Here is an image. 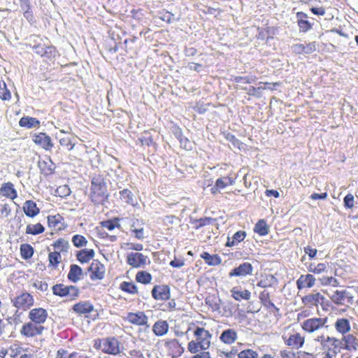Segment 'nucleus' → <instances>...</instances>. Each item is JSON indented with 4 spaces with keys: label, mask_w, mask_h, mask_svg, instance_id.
Masks as SVG:
<instances>
[{
    "label": "nucleus",
    "mask_w": 358,
    "mask_h": 358,
    "mask_svg": "<svg viewBox=\"0 0 358 358\" xmlns=\"http://www.w3.org/2000/svg\"><path fill=\"white\" fill-rule=\"evenodd\" d=\"M91 199L95 204H102L108 199L107 186L103 178L94 176L91 182Z\"/></svg>",
    "instance_id": "f257e3e1"
},
{
    "label": "nucleus",
    "mask_w": 358,
    "mask_h": 358,
    "mask_svg": "<svg viewBox=\"0 0 358 358\" xmlns=\"http://www.w3.org/2000/svg\"><path fill=\"white\" fill-rule=\"evenodd\" d=\"M32 50L38 55L48 59L55 56V48L51 45H46L44 41L39 36L31 35L29 38V44Z\"/></svg>",
    "instance_id": "f03ea898"
},
{
    "label": "nucleus",
    "mask_w": 358,
    "mask_h": 358,
    "mask_svg": "<svg viewBox=\"0 0 358 358\" xmlns=\"http://www.w3.org/2000/svg\"><path fill=\"white\" fill-rule=\"evenodd\" d=\"M328 318L325 317H312L304 320L301 324L302 329L310 334L318 331L323 328H327V322Z\"/></svg>",
    "instance_id": "7ed1b4c3"
},
{
    "label": "nucleus",
    "mask_w": 358,
    "mask_h": 358,
    "mask_svg": "<svg viewBox=\"0 0 358 358\" xmlns=\"http://www.w3.org/2000/svg\"><path fill=\"white\" fill-rule=\"evenodd\" d=\"M331 301L338 306H349L354 302L353 294L347 289L336 290L330 295Z\"/></svg>",
    "instance_id": "20e7f679"
},
{
    "label": "nucleus",
    "mask_w": 358,
    "mask_h": 358,
    "mask_svg": "<svg viewBox=\"0 0 358 358\" xmlns=\"http://www.w3.org/2000/svg\"><path fill=\"white\" fill-rule=\"evenodd\" d=\"M52 289L55 295L66 296L71 300L75 299L79 294L78 289L73 285L65 286L63 284H57L52 287Z\"/></svg>",
    "instance_id": "39448f33"
},
{
    "label": "nucleus",
    "mask_w": 358,
    "mask_h": 358,
    "mask_svg": "<svg viewBox=\"0 0 358 358\" xmlns=\"http://www.w3.org/2000/svg\"><path fill=\"white\" fill-rule=\"evenodd\" d=\"M11 301L18 310H27L34 305V299L31 294L24 292L11 299Z\"/></svg>",
    "instance_id": "423d86ee"
},
{
    "label": "nucleus",
    "mask_w": 358,
    "mask_h": 358,
    "mask_svg": "<svg viewBox=\"0 0 358 358\" xmlns=\"http://www.w3.org/2000/svg\"><path fill=\"white\" fill-rule=\"evenodd\" d=\"M120 343L115 337H108L99 341V348L105 353L117 355L120 352Z\"/></svg>",
    "instance_id": "0eeeda50"
},
{
    "label": "nucleus",
    "mask_w": 358,
    "mask_h": 358,
    "mask_svg": "<svg viewBox=\"0 0 358 358\" xmlns=\"http://www.w3.org/2000/svg\"><path fill=\"white\" fill-rule=\"evenodd\" d=\"M196 341L201 345V350H206L210 346L211 334L202 327H196L194 331Z\"/></svg>",
    "instance_id": "6e6552de"
},
{
    "label": "nucleus",
    "mask_w": 358,
    "mask_h": 358,
    "mask_svg": "<svg viewBox=\"0 0 358 358\" xmlns=\"http://www.w3.org/2000/svg\"><path fill=\"white\" fill-rule=\"evenodd\" d=\"M44 327L38 325L32 322L24 323L20 329V334L23 336L32 338L42 334Z\"/></svg>",
    "instance_id": "1a4fd4ad"
},
{
    "label": "nucleus",
    "mask_w": 358,
    "mask_h": 358,
    "mask_svg": "<svg viewBox=\"0 0 358 358\" xmlns=\"http://www.w3.org/2000/svg\"><path fill=\"white\" fill-rule=\"evenodd\" d=\"M48 315V312L45 309L35 308L29 311L28 317L31 322L38 325H41L46 321Z\"/></svg>",
    "instance_id": "9d476101"
},
{
    "label": "nucleus",
    "mask_w": 358,
    "mask_h": 358,
    "mask_svg": "<svg viewBox=\"0 0 358 358\" xmlns=\"http://www.w3.org/2000/svg\"><path fill=\"white\" fill-rule=\"evenodd\" d=\"M148 257L138 252H131L128 255L127 262L134 268L143 267L146 264Z\"/></svg>",
    "instance_id": "9b49d317"
},
{
    "label": "nucleus",
    "mask_w": 358,
    "mask_h": 358,
    "mask_svg": "<svg viewBox=\"0 0 358 358\" xmlns=\"http://www.w3.org/2000/svg\"><path fill=\"white\" fill-rule=\"evenodd\" d=\"M252 270L253 268L251 264L248 262H245L240 264L238 267L232 269L229 272V276L231 278L234 276L243 277L247 275L251 274L252 273Z\"/></svg>",
    "instance_id": "f8f14e48"
},
{
    "label": "nucleus",
    "mask_w": 358,
    "mask_h": 358,
    "mask_svg": "<svg viewBox=\"0 0 358 358\" xmlns=\"http://www.w3.org/2000/svg\"><path fill=\"white\" fill-rule=\"evenodd\" d=\"M125 319L129 322L138 326L147 325L148 323V317L141 311L136 313H129Z\"/></svg>",
    "instance_id": "ddd939ff"
},
{
    "label": "nucleus",
    "mask_w": 358,
    "mask_h": 358,
    "mask_svg": "<svg viewBox=\"0 0 358 358\" xmlns=\"http://www.w3.org/2000/svg\"><path fill=\"white\" fill-rule=\"evenodd\" d=\"M152 295L157 300H167L170 298V289L167 285H156L152 290Z\"/></svg>",
    "instance_id": "4468645a"
},
{
    "label": "nucleus",
    "mask_w": 358,
    "mask_h": 358,
    "mask_svg": "<svg viewBox=\"0 0 358 358\" xmlns=\"http://www.w3.org/2000/svg\"><path fill=\"white\" fill-rule=\"evenodd\" d=\"M292 50L296 54H311L316 50V43L294 44L292 46Z\"/></svg>",
    "instance_id": "2eb2a0df"
},
{
    "label": "nucleus",
    "mask_w": 358,
    "mask_h": 358,
    "mask_svg": "<svg viewBox=\"0 0 358 358\" xmlns=\"http://www.w3.org/2000/svg\"><path fill=\"white\" fill-rule=\"evenodd\" d=\"M282 338L286 345L295 350H298L301 348L304 343V337L301 336L299 333L290 335L288 338L282 336Z\"/></svg>",
    "instance_id": "dca6fc26"
},
{
    "label": "nucleus",
    "mask_w": 358,
    "mask_h": 358,
    "mask_svg": "<svg viewBox=\"0 0 358 358\" xmlns=\"http://www.w3.org/2000/svg\"><path fill=\"white\" fill-rule=\"evenodd\" d=\"M88 270L92 280H101L104 277V266L98 262H92Z\"/></svg>",
    "instance_id": "f3484780"
},
{
    "label": "nucleus",
    "mask_w": 358,
    "mask_h": 358,
    "mask_svg": "<svg viewBox=\"0 0 358 358\" xmlns=\"http://www.w3.org/2000/svg\"><path fill=\"white\" fill-rule=\"evenodd\" d=\"M342 340L343 348L347 350H357L358 348V338L352 334L344 336Z\"/></svg>",
    "instance_id": "a211bd4d"
},
{
    "label": "nucleus",
    "mask_w": 358,
    "mask_h": 358,
    "mask_svg": "<svg viewBox=\"0 0 358 358\" xmlns=\"http://www.w3.org/2000/svg\"><path fill=\"white\" fill-rule=\"evenodd\" d=\"M315 278L311 274L301 275L296 281L298 289L310 288L314 286Z\"/></svg>",
    "instance_id": "6ab92c4d"
},
{
    "label": "nucleus",
    "mask_w": 358,
    "mask_h": 358,
    "mask_svg": "<svg viewBox=\"0 0 358 358\" xmlns=\"http://www.w3.org/2000/svg\"><path fill=\"white\" fill-rule=\"evenodd\" d=\"M324 297L319 292L306 295L302 298V302L307 306H315L322 303Z\"/></svg>",
    "instance_id": "aec40b11"
},
{
    "label": "nucleus",
    "mask_w": 358,
    "mask_h": 358,
    "mask_svg": "<svg viewBox=\"0 0 358 358\" xmlns=\"http://www.w3.org/2000/svg\"><path fill=\"white\" fill-rule=\"evenodd\" d=\"M34 141L35 143L41 145L47 150L53 147L50 137L44 133H40L38 135L34 136Z\"/></svg>",
    "instance_id": "412c9836"
},
{
    "label": "nucleus",
    "mask_w": 358,
    "mask_h": 358,
    "mask_svg": "<svg viewBox=\"0 0 358 358\" xmlns=\"http://www.w3.org/2000/svg\"><path fill=\"white\" fill-rule=\"evenodd\" d=\"M237 332L233 329H227L222 331L220 339L225 344L230 345L234 343L237 339Z\"/></svg>",
    "instance_id": "4be33fe9"
},
{
    "label": "nucleus",
    "mask_w": 358,
    "mask_h": 358,
    "mask_svg": "<svg viewBox=\"0 0 358 358\" xmlns=\"http://www.w3.org/2000/svg\"><path fill=\"white\" fill-rule=\"evenodd\" d=\"M119 195L120 199L124 203L131 205L133 206H136L138 203L136 197L131 192V191L128 189H124L120 191Z\"/></svg>",
    "instance_id": "5701e85b"
},
{
    "label": "nucleus",
    "mask_w": 358,
    "mask_h": 358,
    "mask_svg": "<svg viewBox=\"0 0 358 358\" xmlns=\"http://www.w3.org/2000/svg\"><path fill=\"white\" fill-rule=\"evenodd\" d=\"M327 341V345H326L324 348L328 351H331L334 354L339 353L341 349L343 348L342 340L328 336Z\"/></svg>",
    "instance_id": "b1692460"
},
{
    "label": "nucleus",
    "mask_w": 358,
    "mask_h": 358,
    "mask_svg": "<svg viewBox=\"0 0 358 358\" xmlns=\"http://www.w3.org/2000/svg\"><path fill=\"white\" fill-rule=\"evenodd\" d=\"M152 331L157 336H164L169 331V324L165 320H158L154 324Z\"/></svg>",
    "instance_id": "393cba45"
},
{
    "label": "nucleus",
    "mask_w": 358,
    "mask_h": 358,
    "mask_svg": "<svg viewBox=\"0 0 358 358\" xmlns=\"http://www.w3.org/2000/svg\"><path fill=\"white\" fill-rule=\"evenodd\" d=\"M0 194L11 199H14L17 196V192L11 182L4 183L0 188Z\"/></svg>",
    "instance_id": "a878e982"
},
{
    "label": "nucleus",
    "mask_w": 358,
    "mask_h": 358,
    "mask_svg": "<svg viewBox=\"0 0 358 358\" xmlns=\"http://www.w3.org/2000/svg\"><path fill=\"white\" fill-rule=\"evenodd\" d=\"M334 327L336 331L343 335L350 331V322L348 319L345 318L337 319Z\"/></svg>",
    "instance_id": "bb28decb"
},
{
    "label": "nucleus",
    "mask_w": 358,
    "mask_h": 358,
    "mask_svg": "<svg viewBox=\"0 0 358 358\" xmlns=\"http://www.w3.org/2000/svg\"><path fill=\"white\" fill-rule=\"evenodd\" d=\"M231 296L236 301H241L242 299L249 300L251 297V293L250 291L245 289L241 290L238 287H235L231 289Z\"/></svg>",
    "instance_id": "cd10ccee"
},
{
    "label": "nucleus",
    "mask_w": 358,
    "mask_h": 358,
    "mask_svg": "<svg viewBox=\"0 0 358 358\" xmlns=\"http://www.w3.org/2000/svg\"><path fill=\"white\" fill-rule=\"evenodd\" d=\"M23 210L27 216L33 217L39 213V208L33 201H27L23 206Z\"/></svg>",
    "instance_id": "c85d7f7f"
},
{
    "label": "nucleus",
    "mask_w": 358,
    "mask_h": 358,
    "mask_svg": "<svg viewBox=\"0 0 358 358\" xmlns=\"http://www.w3.org/2000/svg\"><path fill=\"white\" fill-rule=\"evenodd\" d=\"M246 236V233L244 231H238L235 233L232 237H227V241L226 243L227 247H232L236 245L244 240Z\"/></svg>",
    "instance_id": "c756f323"
},
{
    "label": "nucleus",
    "mask_w": 358,
    "mask_h": 358,
    "mask_svg": "<svg viewBox=\"0 0 358 358\" xmlns=\"http://www.w3.org/2000/svg\"><path fill=\"white\" fill-rule=\"evenodd\" d=\"M83 275L82 268L76 265L72 264L70 267V271L68 274V278L70 281L73 282H76L80 280V277Z\"/></svg>",
    "instance_id": "7c9ffc66"
},
{
    "label": "nucleus",
    "mask_w": 358,
    "mask_h": 358,
    "mask_svg": "<svg viewBox=\"0 0 358 358\" xmlns=\"http://www.w3.org/2000/svg\"><path fill=\"white\" fill-rule=\"evenodd\" d=\"M73 309L78 313L86 314L93 310V306L89 302H80L75 304Z\"/></svg>",
    "instance_id": "2f4dec72"
},
{
    "label": "nucleus",
    "mask_w": 358,
    "mask_h": 358,
    "mask_svg": "<svg viewBox=\"0 0 358 358\" xmlns=\"http://www.w3.org/2000/svg\"><path fill=\"white\" fill-rule=\"evenodd\" d=\"M259 299L263 303L264 306L268 309H273L275 311H278L279 308H277L274 303L270 300V294L266 291H263L259 294Z\"/></svg>",
    "instance_id": "473e14b6"
},
{
    "label": "nucleus",
    "mask_w": 358,
    "mask_h": 358,
    "mask_svg": "<svg viewBox=\"0 0 358 358\" xmlns=\"http://www.w3.org/2000/svg\"><path fill=\"white\" fill-rule=\"evenodd\" d=\"M201 257L210 266H217L221 264L222 259L217 255H211L208 252H203Z\"/></svg>",
    "instance_id": "72a5a7b5"
},
{
    "label": "nucleus",
    "mask_w": 358,
    "mask_h": 358,
    "mask_svg": "<svg viewBox=\"0 0 358 358\" xmlns=\"http://www.w3.org/2000/svg\"><path fill=\"white\" fill-rule=\"evenodd\" d=\"M94 256V251L92 249L82 250L77 254V258L81 263H86L92 259Z\"/></svg>",
    "instance_id": "f704fd0d"
},
{
    "label": "nucleus",
    "mask_w": 358,
    "mask_h": 358,
    "mask_svg": "<svg viewBox=\"0 0 358 358\" xmlns=\"http://www.w3.org/2000/svg\"><path fill=\"white\" fill-rule=\"evenodd\" d=\"M19 124L20 127L32 128L38 127L40 122L36 118L31 117H23L20 120Z\"/></svg>",
    "instance_id": "c9c22d12"
},
{
    "label": "nucleus",
    "mask_w": 358,
    "mask_h": 358,
    "mask_svg": "<svg viewBox=\"0 0 358 358\" xmlns=\"http://www.w3.org/2000/svg\"><path fill=\"white\" fill-rule=\"evenodd\" d=\"M177 138L180 141V147L187 150H191L192 149V143L187 139L186 137L182 136V131L180 129H177L175 133Z\"/></svg>",
    "instance_id": "e433bc0d"
},
{
    "label": "nucleus",
    "mask_w": 358,
    "mask_h": 358,
    "mask_svg": "<svg viewBox=\"0 0 358 358\" xmlns=\"http://www.w3.org/2000/svg\"><path fill=\"white\" fill-rule=\"evenodd\" d=\"M38 167L41 171L48 176L53 173L55 166V164L50 160L48 162L45 161H39L38 162Z\"/></svg>",
    "instance_id": "4c0bfd02"
},
{
    "label": "nucleus",
    "mask_w": 358,
    "mask_h": 358,
    "mask_svg": "<svg viewBox=\"0 0 358 358\" xmlns=\"http://www.w3.org/2000/svg\"><path fill=\"white\" fill-rule=\"evenodd\" d=\"M45 228L40 223L36 224H28L26 229V233L28 234L36 235L44 231Z\"/></svg>",
    "instance_id": "58836bf2"
},
{
    "label": "nucleus",
    "mask_w": 358,
    "mask_h": 358,
    "mask_svg": "<svg viewBox=\"0 0 358 358\" xmlns=\"http://www.w3.org/2000/svg\"><path fill=\"white\" fill-rule=\"evenodd\" d=\"M255 231L261 236L268 233V227L264 220H259L255 227Z\"/></svg>",
    "instance_id": "ea45409f"
},
{
    "label": "nucleus",
    "mask_w": 358,
    "mask_h": 358,
    "mask_svg": "<svg viewBox=\"0 0 358 358\" xmlns=\"http://www.w3.org/2000/svg\"><path fill=\"white\" fill-rule=\"evenodd\" d=\"M20 252L23 259H28L33 256L34 248L29 244H22L20 246Z\"/></svg>",
    "instance_id": "a19ab883"
},
{
    "label": "nucleus",
    "mask_w": 358,
    "mask_h": 358,
    "mask_svg": "<svg viewBox=\"0 0 358 358\" xmlns=\"http://www.w3.org/2000/svg\"><path fill=\"white\" fill-rule=\"evenodd\" d=\"M276 281V279L275 277H273L271 275H266L264 278L260 280L257 282V286L262 287V288H266L271 287L274 282Z\"/></svg>",
    "instance_id": "79ce46f5"
},
{
    "label": "nucleus",
    "mask_w": 358,
    "mask_h": 358,
    "mask_svg": "<svg viewBox=\"0 0 358 358\" xmlns=\"http://www.w3.org/2000/svg\"><path fill=\"white\" fill-rule=\"evenodd\" d=\"M234 183V180L230 177H222L217 179L215 185L220 189H224L229 185H232Z\"/></svg>",
    "instance_id": "37998d69"
},
{
    "label": "nucleus",
    "mask_w": 358,
    "mask_h": 358,
    "mask_svg": "<svg viewBox=\"0 0 358 358\" xmlns=\"http://www.w3.org/2000/svg\"><path fill=\"white\" fill-rule=\"evenodd\" d=\"M120 287L122 291L129 294H136L138 292L136 285H134L132 282H129L126 281L122 282L120 284Z\"/></svg>",
    "instance_id": "c03bdc74"
},
{
    "label": "nucleus",
    "mask_w": 358,
    "mask_h": 358,
    "mask_svg": "<svg viewBox=\"0 0 358 358\" xmlns=\"http://www.w3.org/2000/svg\"><path fill=\"white\" fill-rule=\"evenodd\" d=\"M136 280L143 284H148L152 280L151 275L146 271H139L137 273Z\"/></svg>",
    "instance_id": "a18cd8bd"
},
{
    "label": "nucleus",
    "mask_w": 358,
    "mask_h": 358,
    "mask_svg": "<svg viewBox=\"0 0 358 358\" xmlns=\"http://www.w3.org/2000/svg\"><path fill=\"white\" fill-rule=\"evenodd\" d=\"M53 246L55 249L59 250V252H66L69 247V243L67 241L59 238L55 242Z\"/></svg>",
    "instance_id": "49530a36"
},
{
    "label": "nucleus",
    "mask_w": 358,
    "mask_h": 358,
    "mask_svg": "<svg viewBox=\"0 0 358 358\" xmlns=\"http://www.w3.org/2000/svg\"><path fill=\"white\" fill-rule=\"evenodd\" d=\"M50 265L56 268L61 261L62 257L59 252H50L48 255Z\"/></svg>",
    "instance_id": "de8ad7c7"
},
{
    "label": "nucleus",
    "mask_w": 358,
    "mask_h": 358,
    "mask_svg": "<svg viewBox=\"0 0 358 358\" xmlns=\"http://www.w3.org/2000/svg\"><path fill=\"white\" fill-rule=\"evenodd\" d=\"M241 88L243 90H245L247 92L248 94L252 95V96H259L262 90L266 89V87L265 86L264 87L261 86L259 87H246L241 86Z\"/></svg>",
    "instance_id": "09e8293b"
},
{
    "label": "nucleus",
    "mask_w": 358,
    "mask_h": 358,
    "mask_svg": "<svg viewBox=\"0 0 358 358\" xmlns=\"http://www.w3.org/2000/svg\"><path fill=\"white\" fill-rule=\"evenodd\" d=\"M72 243L76 248H81L87 245V241L83 236L76 234L73 236Z\"/></svg>",
    "instance_id": "8fccbe9b"
},
{
    "label": "nucleus",
    "mask_w": 358,
    "mask_h": 358,
    "mask_svg": "<svg viewBox=\"0 0 358 358\" xmlns=\"http://www.w3.org/2000/svg\"><path fill=\"white\" fill-rule=\"evenodd\" d=\"M0 99L2 100H9L10 99V92L7 89L4 81L0 82Z\"/></svg>",
    "instance_id": "3c124183"
},
{
    "label": "nucleus",
    "mask_w": 358,
    "mask_h": 358,
    "mask_svg": "<svg viewBox=\"0 0 358 358\" xmlns=\"http://www.w3.org/2000/svg\"><path fill=\"white\" fill-rule=\"evenodd\" d=\"M238 358H257L258 353L251 349L241 351L238 354Z\"/></svg>",
    "instance_id": "603ef678"
},
{
    "label": "nucleus",
    "mask_w": 358,
    "mask_h": 358,
    "mask_svg": "<svg viewBox=\"0 0 358 358\" xmlns=\"http://www.w3.org/2000/svg\"><path fill=\"white\" fill-rule=\"evenodd\" d=\"M321 282L324 285H331L332 287L338 286V280L334 277H324L320 279Z\"/></svg>",
    "instance_id": "864d4df0"
},
{
    "label": "nucleus",
    "mask_w": 358,
    "mask_h": 358,
    "mask_svg": "<svg viewBox=\"0 0 358 358\" xmlns=\"http://www.w3.org/2000/svg\"><path fill=\"white\" fill-rule=\"evenodd\" d=\"M62 220V217L59 214L55 215H49L48 217V222L49 226L51 227H55L59 222H61Z\"/></svg>",
    "instance_id": "5fc2aeb1"
},
{
    "label": "nucleus",
    "mask_w": 358,
    "mask_h": 358,
    "mask_svg": "<svg viewBox=\"0 0 358 358\" xmlns=\"http://www.w3.org/2000/svg\"><path fill=\"white\" fill-rule=\"evenodd\" d=\"M57 194L61 197L69 196L71 194V189L68 185H61L56 190Z\"/></svg>",
    "instance_id": "6e6d98bb"
},
{
    "label": "nucleus",
    "mask_w": 358,
    "mask_h": 358,
    "mask_svg": "<svg viewBox=\"0 0 358 358\" xmlns=\"http://www.w3.org/2000/svg\"><path fill=\"white\" fill-rule=\"evenodd\" d=\"M187 349L191 353L194 354L201 350L200 344L196 340L192 341L188 343Z\"/></svg>",
    "instance_id": "4d7b16f0"
},
{
    "label": "nucleus",
    "mask_w": 358,
    "mask_h": 358,
    "mask_svg": "<svg viewBox=\"0 0 358 358\" xmlns=\"http://www.w3.org/2000/svg\"><path fill=\"white\" fill-rule=\"evenodd\" d=\"M131 231L135 234V237L139 240L144 238L143 228H136L135 224H133L131 227Z\"/></svg>",
    "instance_id": "13d9d810"
},
{
    "label": "nucleus",
    "mask_w": 358,
    "mask_h": 358,
    "mask_svg": "<svg viewBox=\"0 0 358 358\" xmlns=\"http://www.w3.org/2000/svg\"><path fill=\"white\" fill-rule=\"evenodd\" d=\"M254 80H255V78H253L252 77H248V76H245V77L236 76L234 78V81L236 83H243V84L252 83Z\"/></svg>",
    "instance_id": "bf43d9fd"
},
{
    "label": "nucleus",
    "mask_w": 358,
    "mask_h": 358,
    "mask_svg": "<svg viewBox=\"0 0 358 358\" xmlns=\"http://www.w3.org/2000/svg\"><path fill=\"white\" fill-rule=\"evenodd\" d=\"M298 25L300 28V30L303 32H306L311 29V24L308 20H300L298 22Z\"/></svg>",
    "instance_id": "052dcab7"
},
{
    "label": "nucleus",
    "mask_w": 358,
    "mask_h": 358,
    "mask_svg": "<svg viewBox=\"0 0 358 358\" xmlns=\"http://www.w3.org/2000/svg\"><path fill=\"white\" fill-rule=\"evenodd\" d=\"M160 19L168 23H171L175 20L174 15L170 12H164L162 14Z\"/></svg>",
    "instance_id": "680f3d73"
},
{
    "label": "nucleus",
    "mask_w": 358,
    "mask_h": 358,
    "mask_svg": "<svg viewBox=\"0 0 358 358\" xmlns=\"http://www.w3.org/2000/svg\"><path fill=\"white\" fill-rule=\"evenodd\" d=\"M344 204L346 208H351L354 206V196L351 194H347L344 198Z\"/></svg>",
    "instance_id": "e2e57ef3"
},
{
    "label": "nucleus",
    "mask_w": 358,
    "mask_h": 358,
    "mask_svg": "<svg viewBox=\"0 0 358 358\" xmlns=\"http://www.w3.org/2000/svg\"><path fill=\"white\" fill-rule=\"evenodd\" d=\"M327 270V266L324 263H320L315 266H314V269L313 270V273L315 274H320L324 272Z\"/></svg>",
    "instance_id": "0e129e2a"
},
{
    "label": "nucleus",
    "mask_w": 358,
    "mask_h": 358,
    "mask_svg": "<svg viewBox=\"0 0 358 358\" xmlns=\"http://www.w3.org/2000/svg\"><path fill=\"white\" fill-rule=\"evenodd\" d=\"M168 343L170 344L172 348H177L178 352L179 353V355H180L182 352H183L184 349L179 343L178 340L173 339V340L170 341Z\"/></svg>",
    "instance_id": "69168bd1"
},
{
    "label": "nucleus",
    "mask_w": 358,
    "mask_h": 358,
    "mask_svg": "<svg viewBox=\"0 0 358 358\" xmlns=\"http://www.w3.org/2000/svg\"><path fill=\"white\" fill-rule=\"evenodd\" d=\"M34 286L42 292H45L48 289V284L46 282L36 281L34 283Z\"/></svg>",
    "instance_id": "338daca9"
},
{
    "label": "nucleus",
    "mask_w": 358,
    "mask_h": 358,
    "mask_svg": "<svg viewBox=\"0 0 358 358\" xmlns=\"http://www.w3.org/2000/svg\"><path fill=\"white\" fill-rule=\"evenodd\" d=\"M237 353V351L236 350L232 349L229 352H224L222 351L220 352V356L224 358H234Z\"/></svg>",
    "instance_id": "774afa93"
}]
</instances>
